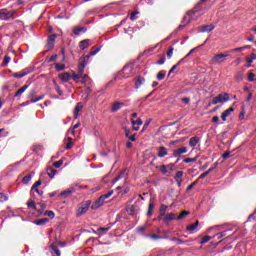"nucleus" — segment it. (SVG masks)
<instances>
[{"mask_svg":"<svg viewBox=\"0 0 256 256\" xmlns=\"http://www.w3.org/2000/svg\"><path fill=\"white\" fill-rule=\"evenodd\" d=\"M45 223H49V218H42L40 220L34 221V225L38 226L45 225Z\"/></svg>","mask_w":256,"mask_h":256,"instance_id":"25","label":"nucleus"},{"mask_svg":"<svg viewBox=\"0 0 256 256\" xmlns=\"http://www.w3.org/2000/svg\"><path fill=\"white\" fill-rule=\"evenodd\" d=\"M89 207H91V201L88 200L86 203L82 204L81 207L78 208V213L76 217H81V215H85L87 211H89Z\"/></svg>","mask_w":256,"mask_h":256,"instance_id":"7","label":"nucleus"},{"mask_svg":"<svg viewBox=\"0 0 256 256\" xmlns=\"http://www.w3.org/2000/svg\"><path fill=\"white\" fill-rule=\"evenodd\" d=\"M197 161V158H185L183 160L184 163H195Z\"/></svg>","mask_w":256,"mask_h":256,"instance_id":"53","label":"nucleus"},{"mask_svg":"<svg viewBox=\"0 0 256 256\" xmlns=\"http://www.w3.org/2000/svg\"><path fill=\"white\" fill-rule=\"evenodd\" d=\"M91 40H89V39H86V40H82L81 42H80V49H82V51H85V49H87V47H89V42H90Z\"/></svg>","mask_w":256,"mask_h":256,"instance_id":"22","label":"nucleus"},{"mask_svg":"<svg viewBox=\"0 0 256 256\" xmlns=\"http://www.w3.org/2000/svg\"><path fill=\"white\" fill-rule=\"evenodd\" d=\"M166 59H165V56L162 57L158 62H157V65H164Z\"/></svg>","mask_w":256,"mask_h":256,"instance_id":"64","label":"nucleus"},{"mask_svg":"<svg viewBox=\"0 0 256 256\" xmlns=\"http://www.w3.org/2000/svg\"><path fill=\"white\" fill-rule=\"evenodd\" d=\"M256 59V55L254 53H252L249 57L246 58L247 63H249V65H251V63H253V61H255Z\"/></svg>","mask_w":256,"mask_h":256,"instance_id":"37","label":"nucleus"},{"mask_svg":"<svg viewBox=\"0 0 256 256\" xmlns=\"http://www.w3.org/2000/svg\"><path fill=\"white\" fill-rule=\"evenodd\" d=\"M171 241H174V243H176V245H183V243H185L183 240L179 239V238H171Z\"/></svg>","mask_w":256,"mask_h":256,"instance_id":"49","label":"nucleus"},{"mask_svg":"<svg viewBox=\"0 0 256 256\" xmlns=\"http://www.w3.org/2000/svg\"><path fill=\"white\" fill-rule=\"evenodd\" d=\"M167 209H168L167 205L162 204L161 207H160V213H161V215H164V214H165V211H167Z\"/></svg>","mask_w":256,"mask_h":256,"instance_id":"54","label":"nucleus"},{"mask_svg":"<svg viewBox=\"0 0 256 256\" xmlns=\"http://www.w3.org/2000/svg\"><path fill=\"white\" fill-rule=\"evenodd\" d=\"M173 51H174V48L173 47H170L168 49V52H167V57L168 59H171V57H173Z\"/></svg>","mask_w":256,"mask_h":256,"instance_id":"56","label":"nucleus"},{"mask_svg":"<svg viewBox=\"0 0 256 256\" xmlns=\"http://www.w3.org/2000/svg\"><path fill=\"white\" fill-rule=\"evenodd\" d=\"M126 211L130 215H135L137 213V211H139V207H137L136 205H132V206L127 207Z\"/></svg>","mask_w":256,"mask_h":256,"instance_id":"18","label":"nucleus"},{"mask_svg":"<svg viewBox=\"0 0 256 256\" xmlns=\"http://www.w3.org/2000/svg\"><path fill=\"white\" fill-rule=\"evenodd\" d=\"M131 123L133 131H139L140 125H143V120H141V118H138L137 120L132 119Z\"/></svg>","mask_w":256,"mask_h":256,"instance_id":"11","label":"nucleus"},{"mask_svg":"<svg viewBox=\"0 0 256 256\" xmlns=\"http://www.w3.org/2000/svg\"><path fill=\"white\" fill-rule=\"evenodd\" d=\"M14 15H17V11L12 10L8 11L7 9H1L0 10V19L3 21H9V19H12Z\"/></svg>","mask_w":256,"mask_h":256,"instance_id":"6","label":"nucleus"},{"mask_svg":"<svg viewBox=\"0 0 256 256\" xmlns=\"http://www.w3.org/2000/svg\"><path fill=\"white\" fill-rule=\"evenodd\" d=\"M211 171H213V168H210V169H208L206 172L202 173V174L199 176V179H205V177H206L207 175H209Z\"/></svg>","mask_w":256,"mask_h":256,"instance_id":"45","label":"nucleus"},{"mask_svg":"<svg viewBox=\"0 0 256 256\" xmlns=\"http://www.w3.org/2000/svg\"><path fill=\"white\" fill-rule=\"evenodd\" d=\"M59 79L63 81V83H67V81H71V74L69 72H65L59 75Z\"/></svg>","mask_w":256,"mask_h":256,"instance_id":"17","label":"nucleus"},{"mask_svg":"<svg viewBox=\"0 0 256 256\" xmlns=\"http://www.w3.org/2000/svg\"><path fill=\"white\" fill-rule=\"evenodd\" d=\"M213 29H215V25H213V24L204 25V26L200 27L199 32L200 33H211V31H213Z\"/></svg>","mask_w":256,"mask_h":256,"instance_id":"10","label":"nucleus"},{"mask_svg":"<svg viewBox=\"0 0 256 256\" xmlns=\"http://www.w3.org/2000/svg\"><path fill=\"white\" fill-rule=\"evenodd\" d=\"M53 61H57V54H54L48 58V63H53Z\"/></svg>","mask_w":256,"mask_h":256,"instance_id":"59","label":"nucleus"},{"mask_svg":"<svg viewBox=\"0 0 256 256\" xmlns=\"http://www.w3.org/2000/svg\"><path fill=\"white\" fill-rule=\"evenodd\" d=\"M248 81H250V82L255 81V74L249 73L248 74Z\"/></svg>","mask_w":256,"mask_h":256,"instance_id":"61","label":"nucleus"},{"mask_svg":"<svg viewBox=\"0 0 256 256\" xmlns=\"http://www.w3.org/2000/svg\"><path fill=\"white\" fill-rule=\"evenodd\" d=\"M89 81H91V78H89V76L85 74L84 76H82L80 83H82V85H85V83H89Z\"/></svg>","mask_w":256,"mask_h":256,"instance_id":"36","label":"nucleus"},{"mask_svg":"<svg viewBox=\"0 0 256 256\" xmlns=\"http://www.w3.org/2000/svg\"><path fill=\"white\" fill-rule=\"evenodd\" d=\"M229 231H231V229L224 230V231L216 234V237H218V239H223V237H225L227 235V233H229Z\"/></svg>","mask_w":256,"mask_h":256,"instance_id":"33","label":"nucleus"},{"mask_svg":"<svg viewBox=\"0 0 256 256\" xmlns=\"http://www.w3.org/2000/svg\"><path fill=\"white\" fill-rule=\"evenodd\" d=\"M157 79H158V81H163V80L165 79V72L160 71V72L157 74Z\"/></svg>","mask_w":256,"mask_h":256,"instance_id":"42","label":"nucleus"},{"mask_svg":"<svg viewBox=\"0 0 256 256\" xmlns=\"http://www.w3.org/2000/svg\"><path fill=\"white\" fill-rule=\"evenodd\" d=\"M99 51H101V46L96 48L94 51L90 52V55H87L86 57H93V56L97 55L99 53Z\"/></svg>","mask_w":256,"mask_h":256,"instance_id":"40","label":"nucleus"},{"mask_svg":"<svg viewBox=\"0 0 256 256\" xmlns=\"http://www.w3.org/2000/svg\"><path fill=\"white\" fill-rule=\"evenodd\" d=\"M160 171H162V173H167V165L160 166Z\"/></svg>","mask_w":256,"mask_h":256,"instance_id":"62","label":"nucleus"},{"mask_svg":"<svg viewBox=\"0 0 256 256\" xmlns=\"http://www.w3.org/2000/svg\"><path fill=\"white\" fill-rule=\"evenodd\" d=\"M125 131V135L127 137V139H129V141H135V135H131V131L127 128L124 129Z\"/></svg>","mask_w":256,"mask_h":256,"instance_id":"27","label":"nucleus"},{"mask_svg":"<svg viewBox=\"0 0 256 256\" xmlns=\"http://www.w3.org/2000/svg\"><path fill=\"white\" fill-rule=\"evenodd\" d=\"M79 111H81V106L77 105L74 110L75 119H77V117H79Z\"/></svg>","mask_w":256,"mask_h":256,"instance_id":"50","label":"nucleus"},{"mask_svg":"<svg viewBox=\"0 0 256 256\" xmlns=\"http://www.w3.org/2000/svg\"><path fill=\"white\" fill-rule=\"evenodd\" d=\"M133 69H135V65L133 63H127L122 69L123 79H129L133 75Z\"/></svg>","mask_w":256,"mask_h":256,"instance_id":"4","label":"nucleus"},{"mask_svg":"<svg viewBox=\"0 0 256 256\" xmlns=\"http://www.w3.org/2000/svg\"><path fill=\"white\" fill-rule=\"evenodd\" d=\"M43 98H44L43 95L38 96L37 98L30 100V103H37V102L41 101Z\"/></svg>","mask_w":256,"mask_h":256,"instance_id":"55","label":"nucleus"},{"mask_svg":"<svg viewBox=\"0 0 256 256\" xmlns=\"http://www.w3.org/2000/svg\"><path fill=\"white\" fill-rule=\"evenodd\" d=\"M187 153V147H182L177 150H174L173 157H180V155H183Z\"/></svg>","mask_w":256,"mask_h":256,"instance_id":"16","label":"nucleus"},{"mask_svg":"<svg viewBox=\"0 0 256 256\" xmlns=\"http://www.w3.org/2000/svg\"><path fill=\"white\" fill-rule=\"evenodd\" d=\"M99 51H101V46L96 48L94 51L90 52V55H87L86 57H93V56L97 55L99 53Z\"/></svg>","mask_w":256,"mask_h":256,"instance_id":"39","label":"nucleus"},{"mask_svg":"<svg viewBox=\"0 0 256 256\" xmlns=\"http://www.w3.org/2000/svg\"><path fill=\"white\" fill-rule=\"evenodd\" d=\"M28 209H32V211H35V209H37V205H35V201L33 200L28 201Z\"/></svg>","mask_w":256,"mask_h":256,"instance_id":"35","label":"nucleus"},{"mask_svg":"<svg viewBox=\"0 0 256 256\" xmlns=\"http://www.w3.org/2000/svg\"><path fill=\"white\" fill-rule=\"evenodd\" d=\"M27 89H29V85L22 86L20 89L17 90L14 97H19L20 95H23V92L27 91Z\"/></svg>","mask_w":256,"mask_h":256,"instance_id":"20","label":"nucleus"},{"mask_svg":"<svg viewBox=\"0 0 256 256\" xmlns=\"http://www.w3.org/2000/svg\"><path fill=\"white\" fill-rule=\"evenodd\" d=\"M113 195V190L109 191L107 194L101 195L91 206V209L97 210L99 207L105 205V199H109Z\"/></svg>","mask_w":256,"mask_h":256,"instance_id":"3","label":"nucleus"},{"mask_svg":"<svg viewBox=\"0 0 256 256\" xmlns=\"http://www.w3.org/2000/svg\"><path fill=\"white\" fill-rule=\"evenodd\" d=\"M175 219L177 218L173 213L166 214V216L164 217V221H175Z\"/></svg>","mask_w":256,"mask_h":256,"instance_id":"31","label":"nucleus"},{"mask_svg":"<svg viewBox=\"0 0 256 256\" xmlns=\"http://www.w3.org/2000/svg\"><path fill=\"white\" fill-rule=\"evenodd\" d=\"M27 75H28L27 72H19V73H14L13 77H15V79H22V77H25Z\"/></svg>","mask_w":256,"mask_h":256,"instance_id":"32","label":"nucleus"},{"mask_svg":"<svg viewBox=\"0 0 256 256\" xmlns=\"http://www.w3.org/2000/svg\"><path fill=\"white\" fill-rule=\"evenodd\" d=\"M228 56L229 54H216L212 58V63H214L215 65L223 63V61H225V58Z\"/></svg>","mask_w":256,"mask_h":256,"instance_id":"8","label":"nucleus"},{"mask_svg":"<svg viewBox=\"0 0 256 256\" xmlns=\"http://www.w3.org/2000/svg\"><path fill=\"white\" fill-rule=\"evenodd\" d=\"M31 179H33V174H28V175L23 177L22 183L24 185H27V183H29L31 181Z\"/></svg>","mask_w":256,"mask_h":256,"instance_id":"30","label":"nucleus"},{"mask_svg":"<svg viewBox=\"0 0 256 256\" xmlns=\"http://www.w3.org/2000/svg\"><path fill=\"white\" fill-rule=\"evenodd\" d=\"M143 83H145V78L138 76V78L136 80V84H135L136 89H139V87H141V85H143Z\"/></svg>","mask_w":256,"mask_h":256,"instance_id":"23","label":"nucleus"},{"mask_svg":"<svg viewBox=\"0 0 256 256\" xmlns=\"http://www.w3.org/2000/svg\"><path fill=\"white\" fill-rule=\"evenodd\" d=\"M87 31V28L80 27L74 30L75 35H79L81 32L85 33Z\"/></svg>","mask_w":256,"mask_h":256,"instance_id":"38","label":"nucleus"},{"mask_svg":"<svg viewBox=\"0 0 256 256\" xmlns=\"http://www.w3.org/2000/svg\"><path fill=\"white\" fill-rule=\"evenodd\" d=\"M118 177H121V179L127 177V170L126 169L122 170L121 173L118 175Z\"/></svg>","mask_w":256,"mask_h":256,"instance_id":"60","label":"nucleus"},{"mask_svg":"<svg viewBox=\"0 0 256 256\" xmlns=\"http://www.w3.org/2000/svg\"><path fill=\"white\" fill-rule=\"evenodd\" d=\"M121 107H123V103L116 102L113 104L111 111L113 113H115L116 111H119V109H121Z\"/></svg>","mask_w":256,"mask_h":256,"instance_id":"26","label":"nucleus"},{"mask_svg":"<svg viewBox=\"0 0 256 256\" xmlns=\"http://www.w3.org/2000/svg\"><path fill=\"white\" fill-rule=\"evenodd\" d=\"M55 39H57V35L52 34L48 37V46L50 49H53V43H55Z\"/></svg>","mask_w":256,"mask_h":256,"instance_id":"21","label":"nucleus"},{"mask_svg":"<svg viewBox=\"0 0 256 256\" xmlns=\"http://www.w3.org/2000/svg\"><path fill=\"white\" fill-rule=\"evenodd\" d=\"M99 51H101V46L96 48L94 51L90 52V55H87L86 57H93V56L97 55L99 53Z\"/></svg>","mask_w":256,"mask_h":256,"instance_id":"41","label":"nucleus"},{"mask_svg":"<svg viewBox=\"0 0 256 256\" xmlns=\"http://www.w3.org/2000/svg\"><path fill=\"white\" fill-rule=\"evenodd\" d=\"M157 155L160 159H163V157H167V155H169V150H167L165 148V146H161V147L158 148V154Z\"/></svg>","mask_w":256,"mask_h":256,"instance_id":"12","label":"nucleus"},{"mask_svg":"<svg viewBox=\"0 0 256 256\" xmlns=\"http://www.w3.org/2000/svg\"><path fill=\"white\" fill-rule=\"evenodd\" d=\"M10 61H11V57L5 56V57H4V61H3V65H4V66H5V65H9Z\"/></svg>","mask_w":256,"mask_h":256,"instance_id":"58","label":"nucleus"},{"mask_svg":"<svg viewBox=\"0 0 256 256\" xmlns=\"http://www.w3.org/2000/svg\"><path fill=\"white\" fill-rule=\"evenodd\" d=\"M9 198L5 195V193H0V203H5Z\"/></svg>","mask_w":256,"mask_h":256,"instance_id":"51","label":"nucleus"},{"mask_svg":"<svg viewBox=\"0 0 256 256\" xmlns=\"http://www.w3.org/2000/svg\"><path fill=\"white\" fill-rule=\"evenodd\" d=\"M227 101H229V93H220L212 100V105H217L219 103H227Z\"/></svg>","mask_w":256,"mask_h":256,"instance_id":"5","label":"nucleus"},{"mask_svg":"<svg viewBox=\"0 0 256 256\" xmlns=\"http://www.w3.org/2000/svg\"><path fill=\"white\" fill-rule=\"evenodd\" d=\"M199 227V221H196L194 224H190L186 227L187 231H195Z\"/></svg>","mask_w":256,"mask_h":256,"instance_id":"28","label":"nucleus"},{"mask_svg":"<svg viewBox=\"0 0 256 256\" xmlns=\"http://www.w3.org/2000/svg\"><path fill=\"white\" fill-rule=\"evenodd\" d=\"M187 215H189V211H183L178 217V221H181V219L187 217Z\"/></svg>","mask_w":256,"mask_h":256,"instance_id":"43","label":"nucleus"},{"mask_svg":"<svg viewBox=\"0 0 256 256\" xmlns=\"http://www.w3.org/2000/svg\"><path fill=\"white\" fill-rule=\"evenodd\" d=\"M44 215H46V217H50V219H55V212L53 211H46Z\"/></svg>","mask_w":256,"mask_h":256,"instance_id":"46","label":"nucleus"},{"mask_svg":"<svg viewBox=\"0 0 256 256\" xmlns=\"http://www.w3.org/2000/svg\"><path fill=\"white\" fill-rule=\"evenodd\" d=\"M197 143H199V137H192L189 140L190 147H197Z\"/></svg>","mask_w":256,"mask_h":256,"instance_id":"24","label":"nucleus"},{"mask_svg":"<svg viewBox=\"0 0 256 256\" xmlns=\"http://www.w3.org/2000/svg\"><path fill=\"white\" fill-rule=\"evenodd\" d=\"M87 61H89V56L81 57L79 59L78 73H75V72L72 73V79L76 83H79V79L83 77V73L85 71V68L87 67Z\"/></svg>","mask_w":256,"mask_h":256,"instance_id":"1","label":"nucleus"},{"mask_svg":"<svg viewBox=\"0 0 256 256\" xmlns=\"http://www.w3.org/2000/svg\"><path fill=\"white\" fill-rule=\"evenodd\" d=\"M175 181L178 184V187H181V183H183V171L176 172Z\"/></svg>","mask_w":256,"mask_h":256,"instance_id":"13","label":"nucleus"},{"mask_svg":"<svg viewBox=\"0 0 256 256\" xmlns=\"http://www.w3.org/2000/svg\"><path fill=\"white\" fill-rule=\"evenodd\" d=\"M73 147V138L68 137V142L66 144V149H71Z\"/></svg>","mask_w":256,"mask_h":256,"instance_id":"48","label":"nucleus"},{"mask_svg":"<svg viewBox=\"0 0 256 256\" xmlns=\"http://www.w3.org/2000/svg\"><path fill=\"white\" fill-rule=\"evenodd\" d=\"M55 69L56 71H63V69H65V65L56 64Z\"/></svg>","mask_w":256,"mask_h":256,"instance_id":"57","label":"nucleus"},{"mask_svg":"<svg viewBox=\"0 0 256 256\" xmlns=\"http://www.w3.org/2000/svg\"><path fill=\"white\" fill-rule=\"evenodd\" d=\"M153 209H155V204H153V202H151V203L149 204V206H148V213H147V215H148L149 217H151V215H153Z\"/></svg>","mask_w":256,"mask_h":256,"instance_id":"34","label":"nucleus"},{"mask_svg":"<svg viewBox=\"0 0 256 256\" xmlns=\"http://www.w3.org/2000/svg\"><path fill=\"white\" fill-rule=\"evenodd\" d=\"M109 229H111V228L110 227H106V228L100 227V228H98V231H102L103 233H107V231H109Z\"/></svg>","mask_w":256,"mask_h":256,"instance_id":"63","label":"nucleus"},{"mask_svg":"<svg viewBox=\"0 0 256 256\" xmlns=\"http://www.w3.org/2000/svg\"><path fill=\"white\" fill-rule=\"evenodd\" d=\"M42 181L41 180H38L37 182H35L32 186V191H35V189H37V187L41 186L42 185Z\"/></svg>","mask_w":256,"mask_h":256,"instance_id":"52","label":"nucleus"},{"mask_svg":"<svg viewBox=\"0 0 256 256\" xmlns=\"http://www.w3.org/2000/svg\"><path fill=\"white\" fill-rule=\"evenodd\" d=\"M195 51H197V48H193L192 50H190V53L187 54L184 58L180 59L177 62V65H184V63H187V57H190V55H193V53H195Z\"/></svg>","mask_w":256,"mask_h":256,"instance_id":"15","label":"nucleus"},{"mask_svg":"<svg viewBox=\"0 0 256 256\" xmlns=\"http://www.w3.org/2000/svg\"><path fill=\"white\" fill-rule=\"evenodd\" d=\"M81 189H87V186H81L79 183L72 184L67 190L60 193V197H64V199H67L69 195H73L75 191H79Z\"/></svg>","mask_w":256,"mask_h":256,"instance_id":"2","label":"nucleus"},{"mask_svg":"<svg viewBox=\"0 0 256 256\" xmlns=\"http://www.w3.org/2000/svg\"><path fill=\"white\" fill-rule=\"evenodd\" d=\"M50 249H52V255L61 256V250L55 244H52Z\"/></svg>","mask_w":256,"mask_h":256,"instance_id":"19","label":"nucleus"},{"mask_svg":"<svg viewBox=\"0 0 256 256\" xmlns=\"http://www.w3.org/2000/svg\"><path fill=\"white\" fill-rule=\"evenodd\" d=\"M208 241H211V237L210 236H204L202 238V240L200 241V244L205 245V243H208Z\"/></svg>","mask_w":256,"mask_h":256,"instance_id":"44","label":"nucleus"},{"mask_svg":"<svg viewBox=\"0 0 256 256\" xmlns=\"http://www.w3.org/2000/svg\"><path fill=\"white\" fill-rule=\"evenodd\" d=\"M195 16V11H189L186 13V15L184 16V23L186 25H189V23H191V21H193V17Z\"/></svg>","mask_w":256,"mask_h":256,"instance_id":"9","label":"nucleus"},{"mask_svg":"<svg viewBox=\"0 0 256 256\" xmlns=\"http://www.w3.org/2000/svg\"><path fill=\"white\" fill-rule=\"evenodd\" d=\"M233 111H235L234 108H229L227 110H225L222 114H221V119L222 121H227V118L229 117V115H231L233 113Z\"/></svg>","mask_w":256,"mask_h":256,"instance_id":"14","label":"nucleus"},{"mask_svg":"<svg viewBox=\"0 0 256 256\" xmlns=\"http://www.w3.org/2000/svg\"><path fill=\"white\" fill-rule=\"evenodd\" d=\"M47 175L50 177V179H53V177H55L57 170L53 169V168H48L46 170Z\"/></svg>","mask_w":256,"mask_h":256,"instance_id":"29","label":"nucleus"},{"mask_svg":"<svg viewBox=\"0 0 256 256\" xmlns=\"http://www.w3.org/2000/svg\"><path fill=\"white\" fill-rule=\"evenodd\" d=\"M62 165H63V160H58L53 163V167H55V169H59V167H61Z\"/></svg>","mask_w":256,"mask_h":256,"instance_id":"47","label":"nucleus"}]
</instances>
